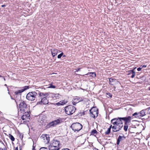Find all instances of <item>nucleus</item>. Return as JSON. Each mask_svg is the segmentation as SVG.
<instances>
[{
    "label": "nucleus",
    "mask_w": 150,
    "mask_h": 150,
    "mask_svg": "<svg viewBox=\"0 0 150 150\" xmlns=\"http://www.w3.org/2000/svg\"><path fill=\"white\" fill-rule=\"evenodd\" d=\"M122 117H118L113 119L111 120V123L113 125V132H117L120 131L123 127Z\"/></svg>",
    "instance_id": "f257e3e1"
},
{
    "label": "nucleus",
    "mask_w": 150,
    "mask_h": 150,
    "mask_svg": "<svg viewBox=\"0 0 150 150\" xmlns=\"http://www.w3.org/2000/svg\"><path fill=\"white\" fill-rule=\"evenodd\" d=\"M60 142L54 139L52 140L48 146L49 150H59L61 147Z\"/></svg>",
    "instance_id": "f03ea898"
},
{
    "label": "nucleus",
    "mask_w": 150,
    "mask_h": 150,
    "mask_svg": "<svg viewBox=\"0 0 150 150\" xmlns=\"http://www.w3.org/2000/svg\"><path fill=\"white\" fill-rule=\"evenodd\" d=\"M48 95L49 94L48 93H40L39 96L41 100L38 102L37 103V104L45 105L47 104L48 101L47 97Z\"/></svg>",
    "instance_id": "7ed1b4c3"
},
{
    "label": "nucleus",
    "mask_w": 150,
    "mask_h": 150,
    "mask_svg": "<svg viewBox=\"0 0 150 150\" xmlns=\"http://www.w3.org/2000/svg\"><path fill=\"white\" fill-rule=\"evenodd\" d=\"M121 119L125 122L124 129L126 132L127 131L128 127V123L130 122L132 119V117L131 116H129L127 117H122Z\"/></svg>",
    "instance_id": "20e7f679"
},
{
    "label": "nucleus",
    "mask_w": 150,
    "mask_h": 150,
    "mask_svg": "<svg viewBox=\"0 0 150 150\" xmlns=\"http://www.w3.org/2000/svg\"><path fill=\"white\" fill-rule=\"evenodd\" d=\"M75 108L71 105H69L65 108V111L66 113L68 115L73 114L75 112Z\"/></svg>",
    "instance_id": "39448f33"
},
{
    "label": "nucleus",
    "mask_w": 150,
    "mask_h": 150,
    "mask_svg": "<svg viewBox=\"0 0 150 150\" xmlns=\"http://www.w3.org/2000/svg\"><path fill=\"white\" fill-rule=\"evenodd\" d=\"M71 127L74 132H78L82 128V126L80 123L76 122L73 123Z\"/></svg>",
    "instance_id": "423d86ee"
},
{
    "label": "nucleus",
    "mask_w": 150,
    "mask_h": 150,
    "mask_svg": "<svg viewBox=\"0 0 150 150\" xmlns=\"http://www.w3.org/2000/svg\"><path fill=\"white\" fill-rule=\"evenodd\" d=\"M37 94V93L35 91L29 93L26 96V98L29 100H34L36 98Z\"/></svg>",
    "instance_id": "0eeeda50"
},
{
    "label": "nucleus",
    "mask_w": 150,
    "mask_h": 150,
    "mask_svg": "<svg viewBox=\"0 0 150 150\" xmlns=\"http://www.w3.org/2000/svg\"><path fill=\"white\" fill-rule=\"evenodd\" d=\"M61 121L59 119H57V120L52 121V122H50L46 126V128H49L51 127H54L56 125L59 124L61 123Z\"/></svg>",
    "instance_id": "6e6552de"
},
{
    "label": "nucleus",
    "mask_w": 150,
    "mask_h": 150,
    "mask_svg": "<svg viewBox=\"0 0 150 150\" xmlns=\"http://www.w3.org/2000/svg\"><path fill=\"white\" fill-rule=\"evenodd\" d=\"M19 105L20 110L21 112H25V109L27 108V105L25 102L23 101H21Z\"/></svg>",
    "instance_id": "1a4fd4ad"
},
{
    "label": "nucleus",
    "mask_w": 150,
    "mask_h": 150,
    "mask_svg": "<svg viewBox=\"0 0 150 150\" xmlns=\"http://www.w3.org/2000/svg\"><path fill=\"white\" fill-rule=\"evenodd\" d=\"M42 141L45 144H48L50 141L49 135L47 134H43L40 137Z\"/></svg>",
    "instance_id": "9d476101"
},
{
    "label": "nucleus",
    "mask_w": 150,
    "mask_h": 150,
    "mask_svg": "<svg viewBox=\"0 0 150 150\" xmlns=\"http://www.w3.org/2000/svg\"><path fill=\"white\" fill-rule=\"evenodd\" d=\"M91 116L95 118L98 116V112L97 109L95 108H92L90 110Z\"/></svg>",
    "instance_id": "9b49d317"
},
{
    "label": "nucleus",
    "mask_w": 150,
    "mask_h": 150,
    "mask_svg": "<svg viewBox=\"0 0 150 150\" xmlns=\"http://www.w3.org/2000/svg\"><path fill=\"white\" fill-rule=\"evenodd\" d=\"M30 115L28 112H25L24 113H23V115L21 116V118L23 120L27 119L29 117Z\"/></svg>",
    "instance_id": "f8f14e48"
},
{
    "label": "nucleus",
    "mask_w": 150,
    "mask_h": 150,
    "mask_svg": "<svg viewBox=\"0 0 150 150\" xmlns=\"http://www.w3.org/2000/svg\"><path fill=\"white\" fill-rule=\"evenodd\" d=\"M125 139V137L124 136H119L118 138L117 139V145H119L120 143V142L123 140Z\"/></svg>",
    "instance_id": "ddd939ff"
},
{
    "label": "nucleus",
    "mask_w": 150,
    "mask_h": 150,
    "mask_svg": "<svg viewBox=\"0 0 150 150\" xmlns=\"http://www.w3.org/2000/svg\"><path fill=\"white\" fill-rule=\"evenodd\" d=\"M38 121L40 122L42 125H43V123L45 121V117L44 116L41 115L39 116L38 120Z\"/></svg>",
    "instance_id": "4468645a"
},
{
    "label": "nucleus",
    "mask_w": 150,
    "mask_h": 150,
    "mask_svg": "<svg viewBox=\"0 0 150 150\" xmlns=\"http://www.w3.org/2000/svg\"><path fill=\"white\" fill-rule=\"evenodd\" d=\"M78 98V97L76 96L73 98L72 100V103L73 105H75L76 103L79 102V98Z\"/></svg>",
    "instance_id": "2eb2a0df"
},
{
    "label": "nucleus",
    "mask_w": 150,
    "mask_h": 150,
    "mask_svg": "<svg viewBox=\"0 0 150 150\" xmlns=\"http://www.w3.org/2000/svg\"><path fill=\"white\" fill-rule=\"evenodd\" d=\"M51 51L53 57H54L57 55L58 53V50L56 49H53L51 50Z\"/></svg>",
    "instance_id": "dca6fc26"
},
{
    "label": "nucleus",
    "mask_w": 150,
    "mask_h": 150,
    "mask_svg": "<svg viewBox=\"0 0 150 150\" xmlns=\"http://www.w3.org/2000/svg\"><path fill=\"white\" fill-rule=\"evenodd\" d=\"M23 92V90H22L21 89V90H18L15 92L14 93L16 95H21V93Z\"/></svg>",
    "instance_id": "f3484780"
},
{
    "label": "nucleus",
    "mask_w": 150,
    "mask_h": 150,
    "mask_svg": "<svg viewBox=\"0 0 150 150\" xmlns=\"http://www.w3.org/2000/svg\"><path fill=\"white\" fill-rule=\"evenodd\" d=\"M139 113L140 117H143L145 115V110H141Z\"/></svg>",
    "instance_id": "a211bd4d"
},
{
    "label": "nucleus",
    "mask_w": 150,
    "mask_h": 150,
    "mask_svg": "<svg viewBox=\"0 0 150 150\" xmlns=\"http://www.w3.org/2000/svg\"><path fill=\"white\" fill-rule=\"evenodd\" d=\"M133 116H135L136 117H140L139 112H135L132 115Z\"/></svg>",
    "instance_id": "6ab92c4d"
},
{
    "label": "nucleus",
    "mask_w": 150,
    "mask_h": 150,
    "mask_svg": "<svg viewBox=\"0 0 150 150\" xmlns=\"http://www.w3.org/2000/svg\"><path fill=\"white\" fill-rule=\"evenodd\" d=\"M79 98V102L83 101H85L86 99L85 98H84L83 97H78V98Z\"/></svg>",
    "instance_id": "aec40b11"
},
{
    "label": "nucleus",
    "mask_w": 150,
    "mask_h": 150,
    "mask_svg": "<svg viewBox=\"0 0 150 150\" xmlns=\"http://www.w3.org/2000/svg\"><path fill=\"white\" fill-rule=\"evenodd\" d=\"M115 79H113L112 78H110L109 79V81L110 82V84L112 85H113V84L112 83H111L113 82H114V81H115Z\"/></svg>",
    "instance_id": "412c9836"
},
{
    "label": "nucleus",
    "mask_w": 150,
    "mask_h": 150,
    "mask_svg": "<svg viewBox=\"0 0 150 150\" xmlns=\"http://www.w3.org/2000/svg\"><path fill=\"white\" fill-rule=\"evenodd\" d=\"M9 137L12 141H14L15 138L12 135L9 134Z\"/></svg>",
    "instance_id": "4be33fe9"
},
{
    "label": "nucleus",
    "mask_w": 150,
    "mask_h": 150,
    "mask_svg": "<svg viewBox=\"0 0 150 150\" xmlns=\"http://www.w3.org/2000/svg\"><path fill=\"white\" fill-rule=\"evenodd\" d=\"M111 130H110V129H108L107 131L105 132V135H108L109 134Z\"/></svg>",
    "instance_id": "5701e85b"
},
{
    "label": "nucleus",
    "mask_w": 150,
    "mask_h": 150,
    "mask_svg": "<svg viewBox=\"0 0 150 150\" xmlns=\"http://www.w3.org/2000/svg\"><path fill=\"white\" fill-rule=\"evenodd\" d=\"M89 74L90 76H91L92 77H94L96 76V73L95 72H90Z\"/></svg>",
    "instance_id": "b1692460"
},
{
    "label": "nucleus",
    "mask_w": 150,
    "mask_h": 150,
    "mask_svg": "<svg viewBox=\"0 0 150 150\" xmlns=\"http://www.w3.org/2000/svg\"><path fill=\"white\" fill-rule=\"evenodd\" d=\"M49 88H56V86H54L53 85L52 83H51L49 84Z\"/></svg>",
    "instance_id": "393cba45"
},
{
    "label": "nucleus",
    "mask_w": 150,
    "mask_h": 150,
    "mask_svg": "<svg viewBox=\"0 0 150 150\" xmlns=\"http://www.w3.org/2000/svg\"><path fill=\"white\" fill-rule=\"evenodd\" d=\"M91 134L92 135H94L95 134H97V132L96 129H93L91 131Z\"/></svg>",
    "instance_id": "a878e982"
},
{
    "label": "nucleus",
    "mask_w": 150,
    "mask_h": 150,
    "mask_svg": "<svg viewBox=\"0 0 150 150\" xmlns=\"http://www.w3.org/2000/svg\"><path fill=\"white\" fill-rule=\"evenodd\" d=\"M29 88V87L28 86H25L23 88H21L22 90H23V92L25 90L28 89Z\"/></svg>",
    "instance_id": "bb28decb"
},
{
    "label": "nucleus",
    "mask_w": 150,
    "mask_h": 150,
    "mask_svg": "<svg viewBox=\"0 0 150 150\" xmlns=\"http://www.w3.org/2000/svg\"><path fill=\"white\" fill-rule=\"evenodd\" d=\"M107 97L108 98L111 97L112 95L109 93H106Z\"/></svg>",
    "instance_id": "cd10ccee"
},
{
    "label": "nucleus",
    "mask_w": 150,
    "mask_h": 150,
    "mask_svg": "<svg viewBox=\"0 0 150 150\" xmlns=\"http://www.w3.org/2000/svg\"><path fill=\"white\" fill-rule=\"evenodd\" d=\"M63 53L62 52L60 54H59L57 56V58L59 59L61 58L62 56L63 55Z\"/></svg>",
    "instance_id": "c85d7f7f"
},
{
    "label": "nucleus",
    "mask_w": 150,
    "mask_h": 150,
    "mask_svg": "<svg viewBox=\"0 0 150 150\" xmlns=\"http://www.w3.org/2000/svg\"><path fill=\"white\" fill-rule=\"evenodd\" d=\"M39 150H48V149L47 148L42 147Z\"/></svg>",
    "instance_id": "c756f323"
},
{
    "label": "nucleus",
    "mask_w": 150,
    "mask_h": 150,
    "mask_svg": "<svg viewBox=\"0 0 150 150\" xmlns=\"http://www.w3.org/2000/svg\"><path fill=\"white\" fill-rule=\"evenodd\" d=\"M130 73L132 74H135V73L133 70H131L130 71Z\"/></svg>",
    "instance_id": "7c9ffc66"
},
{
    "label": "nucleus",
    "mask_w": 150,
    "mask_h": 150,
    "mask_svg": "<svg viewBox=\"0 0 150 150\" xmlns=\"http://www.w3.org/2000/svg\"><path fill=\"white\" fill-rule=\"evenodd\" d=\"M59 94H56L54 95V96L56 98H59Z\"/></svg>",
    "instance_id": "2f4dec72"
},
{
    "label": "nucleus",
    "mask_w": 150,
    "mask_h": 150,
    "mask_svg": "<svg viewBox=\"0 0 150 150\" xmlns=\"http://www.w3.org/2000/svg\"><path fill=\"white\" fill-rule=\"evenodd\" d=\"M60 105H63L65 104L64 102L60 101Z\"/></svg>",
    "instance_id": "473e14b6"
},
{
    "label": "nucleus",
    "mask_w": 150,
    "mask_h": 150,
    "mask_svg": "<svg viewBox=\"0 0 150 150\" xmlns=\"http://www.w3.org/2000/svg\"><path fill=\"white\" fill-rule=\"evenodd\" d=\"M19 148H20V150H21V146H20V147H19ZM15 150H18V147H16L15 149Z\"/></svg>",
    "instance_id": "72a5a7b5"
},
{
    "label": "nucleus",
    "mask_w": 150,
    "mask_h": 150,
    "mask_svg": "<svg viewBox=\"0 0 150 150\" xmlns=\"http://www.w3.org/2000/svg\"><path fill=\"white\" fill-rule=\"evenodd\" d=\"M142 69V67H139L137 69V70L138 71H140L141 69Z\"/></svg>",
    "instance_id": "f704fd0d"
},
{
    "label": "nucleus",
    "mask_w": 150,
    "mask_h": 150,
    "mask_svg": "<svg viewBox=\"0 0 150 150\" xmlns=\"http://www.w3.org/2000/svg\"><path fill=\"white\" fill-rule=\"evenodd\" d=\"M112 127H113V126H112V125H111L109 127V128H108V129H110V130H111V128L112 129Z\"/></svg>",
    "instance_id": "c9c22d12"
},
{
    "label": "nucleus",
    "mask_w": 150,
    "mask_h": 150,
    "mask_svg": "<svg viewBox=\"0 0 150 150\" xmlns=\"http://www.w3.org/2000/svg\"><path fill=\"white\" fill-rule=\"evenodd\" d=\"M141 67L142 68H143V67H146V65H143V66H142L141 65Z\"/></svg>",
    "instance_id": "e433bc0d"
},
{
    "label": "nucleus",
    "mask_w": 150,
    "mask_h": 150,
    "mask_svg": "<svg viewBox=\"0 0 150 150\" xmlns=\"http://www.w3.org/2000/svg\"><path fill=\"white\" fill-rule=\"evenodd\" d=\"M135 75V74H132L131 76V78H133L134 77Z\"/></svg>",
    "instance_id": "4c0bfd02"
},
{
    "label": "nucleus",
    "mask_w": 150,
    "mask_h": 150,
    "mask_svg": "<svg viewBox=\"0 0 150 150\" xmlns=\"http://www.w3.org/2000/svg\"><path fill=\"white\" fill-rule=\"evenodd\" d=\"M62 150H70V149H69L66 148V149H62Z\"/></svg>",
    "instance_id": "58836bf2"
},
{
    "label": "nucleus",
    "mask_w": 150,
    "mask_h": 150,
    "mask_svg": "<svg viewBox=\"0 0 150 150\" xmlns=\"http://www.w3.org/2000/svg\"><path fill=\"white\" fill-rule=\"evenodd\" d=\"M60 101L59 102H58V103H56V104L57 105H60Z\"/></svg>",
    "instance_id": "ea45409f"
},
{
    "label": "nucleus",
    "mask_w": 150,
    "mask_h": 150,
    "mask_svg": "<svg viewBox=\"0 0 150 150\" xmlns=\"http://www.w3.org/2000/svg\"><path fill=\"white\" fill-rule=\"evenodd\" d=\"M6 6V5H1V6L2 7H5Z\"/></svg>",
    "instance_id": "a19ab883"
},
{
    "label": "nucleus",
    "mask_w": 150,
    "mask_h": 150,
    "mask_svg": "<svg viewBox=\"0 0 150 150\" xmlns=\"http://www.w3.org/2000/svg\"><path fill=\"white\" fill-rule=\"evenodd\" d=\"M0 150H3V149L2 148H0Z\"/></svg>",
    "instance_id": "79ce46f5"
},
{
    "label": "nucleus",
    "mask_w": 150,
    "mask_h": 150,
    "mask_svg": "<svg viewBox=\"0 0 150 150\" xmlns=\"http://www.w3.org/2000/svg\"><path fill=\"white\" fill-rule=\"evenodd\" d=\"M4 81H6V79H5V78H4Z\"/></svg>",
    "instance_id": "37998d69"
},
{
    "label": "nucleus",
    "mask_w": 150,
    "mask_h": 150,
    "mask_svg": "<svg viewBox=\"0 0 150 150\" xmlns=\"http://www.w3.org/2000/svg\"><path fill=\"white\" fill-rule=\"evenodd\" d=\"M4 86H7V85L6 84H5L4 85Z\"/></svg>",
    "instance_id": "c03bdc74"
},
{
    "label": "nucleus",
    "mask_w": 150,
    "mask_h": 150,
    "mask_svg": "<svg viewBox=\"0 0 150 150\" xmlns=\"http://www.w3.org/2000/svg\"><path fill=\"white\" fill-rule=\"evenodd\" d=\"M80 70V69H78L77 71H79Z\"/></svg>",
    "instance_id": "a18cd8bd"
},
{
    "label": "nucleus",
    "mask_w": 150,
    "mask_h": 150,
    "mask_svg": "<svg viewBox=\"0 0 150 150\" xmlns=\"http://www.w3.org/2000/svg\"><path fill=\"white\" fill-rule=\"evenodd\" d=\"M149 90H150V87H149Z\"/></svg>",
    "instance_id": "49530a36"
},
{
    "label": "nucleus",
    "mask_w": 150,
    "mask_h": 150,
    "mask_svg": "<svg viewBox=\"0 0 150 150\" xmlns=\"http://www.w3.org/2000/svg\"><path fill=\"white\" fill-rule=\"evenodd\" d=\"M0 77H2V76H1L0 75Z\"/></svg>",
    "instance_id": "de8ad7c7"
},
{
    "label": "nucleus",
    "mask_w": 150,
    "mask_h": 150,
    "mask_svg": "<svg viewBox=\"0 0 150 150\" xmlns=\"http://www.w3.org/2000/svg\"><path fill=\"white\" fill-rule=\"evenodd\" d=\"M64 57H65V55L63 56Z\"/></svg>",
    "instance_id": "09e8293b"
},
{
    "label": "nucleus",
    "mask_w": 150,
    "mask_h": 150,
    "mask_svg": "<svg viewBox=\"0 0 150 150\" xmlns=\"http://www.w3.org/2000/svg\"><path fill=\"white\" fill-rule=\"evenodd\" d=\"M8 93L9 94V92H8Z\"/></svg>",
    "instance_id": "8fccbe9b"
}]
</instances>
